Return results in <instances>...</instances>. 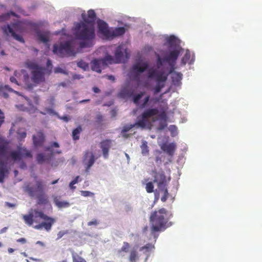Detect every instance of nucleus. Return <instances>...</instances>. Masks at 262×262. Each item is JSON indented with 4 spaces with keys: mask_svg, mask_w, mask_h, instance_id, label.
Segmentation results:
<instances>
[{
    "mask_svg": "<svg viewBox=\"0 0 262 262\" xmlns=\"http://www.w3.org/2000/svg\"><path fill=\"white\" fill-rule=\"evenodd\" d=\"M104 60L103 66L106 67L108 63L112 64L115 63V58L114 59L111 55H107L104 58H102Z\"/></svg>",
    "mask_w": 262,
    "mask_h": 262,
    "instance_id": "c9c22d12",
    "label": "nucleus"
},
{
    "mask_svg": "<svg viewBox=\"0 0 262 262\" xmlns=\"http://www.w3.org/2000/svg\"><path fill=\"white\" fill-rule=\"evenodd\" d=\"M161 191H162L164 192V195L161 197V201L163 202H165L166 200L167 199V198L168 196V192L167 189L166 187H164L163 189H159Z\"/></svg>",
    "mask_w": 262,
    "mask_h": 262,
    "instance_id": "c03bdc74",
    "label": "nucleus"
},
{
    "mask_svg": "<svg viewBox=\"0 0 262 262\" xmlns=\"http://www.w3.org/2000/svg\"><path fill=\"white\" fill-rule=\"evenodd\" d=\"M125 32V29L124 27H117L114 29L111 30L110 35L109 36V39H113L115 37H118L123 35Z\"/></svg>",
    "mask_w": 262,
    "mask_h": 262,
    "instance_id": "b1692460",
    "label": "nucleus"
},
{
    "mask_svg": "<svg viewBox=\"0 0 262 262\" xmlns=\"http://www.w3.org/2000/svg\"><path fill=\"white\" fill-rule=\"evenodd\" d=\"M111 145L112 141L110 139L104 140L100 143V147L102 149L103 156L105 159H107L108 157V151Z\"/></svg>",
    "mask_w": 262,
    "mask_h": 262,
    "instance_id": "aec40b11",
    "label": "nucleus"
},
{
    "mask_svg": "<svg viewBox=\"0 0 262 262\" xmlns=\"http://www.w3.org/2000/svg\"><path fill=\"white\" fill-rule=\"evenodd\" d=\"M161 149L169 156L172 157L174 154L177 148L176 144L174 142L167 143H163L160 146Z\"/></svg>",
    "mask_w": 262,
    "mask_h": 262,
    "instance_id": "f3484780",
    "label": "nucleus"
},
{
    "mask_svg": "<svg viewBox=\"0 0 262 262\" xmlns=\"http://www.w3.org/2000/svg\"><path fill=\"white\" fill-rule=\"evenodd\" d=\"M8 229V227H4L0 230V234L5 233Z\"/></svg>",
    "mask_w": 262,
    "mask_h": 262,
    "instance_id": "774afa93",
    "label": "nucleus"
},
{
    "mask_svg": "<svg viewBox=\"0 0 262 262\" xmlns=\"http://www.w3.org/2000/svg\"><path fill=\"white\" fill-rule=\"evenodd\" d=\"M59 147V144L56 142H54L52 143L50 146H46L45 148V150L46 151H50V154L48 155H51V158H52L55 154H60L61 153V151L60 150H56L55 151H53V147L58 148Z\"/></svg>",
    "mask_w": 262,
    "mask_h": 262,
    "instance_id": "393cba45",
    "label": "nucleus"
},
{
    "mask_svg": "<svg viewBox=\"0 0 262 262\" xmlns=\"http://www.w3.org/2000/svg\"><path fill=\"white\" fill-rule=\"evenodd\" d=\"M141 153L143 155H147L149 153V147L147 145V142L146 141H143L141 145Z\"/></svg>",
    "mask_w": 262,
    "mask_h": 262,
    "instance_id": "473e14b6",
    "label": "nucleus"
},
{
    "mask_svg": "<svg viewBox=\"0 0 262 262\" xmlns=\"http://www.w3.org/2000/svg\"><path fill=\"white\" fill-rule=\"evenodd\" d=\"M26 103L23 104L16 105V106L21 111H26L31 113L33 108L31 100L26 99Z\"/></svg>",
    "mask_w": 262,
    "mask_h": 262,
    "instance_id": "cd10ccee",
    "label": "nucleus"
},
{
    "mask_svg": "<svg viewBox=\"0 0 262 262\" xmlns=\"http://www.w3.org/2000/svg\"><path fill=\"white\" fill-rule=\"evenodd\" d=\"M172 79L174 83H178L182 79V74L181 73L174 72L172 75Z\"/></svg>",
    "mask_w": 262,
    "mask_h": 262,
    "instance_id": "f704fd0d",
    "label": "nucleus"
},
{
    "mask_svg": "<svg viewBox=\"0 0 262 262\" xmlns=\"http://www.w3.org/2000/svg\"><path fill=\"white\" fill-rule=\"evenodd\" d=\"M81 195L84 196H89L92 195L93 194V193H92L90 191H81Z\"/></svg>",
    "mask_w": 262,
    "mask_h": 262,
    "instance_id": "864d4df0",
    "label": "nucleus"
},
{
    "mask_svg": "<svg viewBox=\"0 0 262 262\" xmlns=\"http://www.w3.org/2000/svg\"><path fill=\"white\" fill-rule=\"evenodd\" d=\"M82 130L81 126H78L73 130L72 135L74 140H77L79 139V134L82 132Z\"/></svg>",
    "mask_w": 262,
    "mask_h": 262,
    "instance_id": "7c9ffc66",
    "label": "nucleus"
},
{
    "mask_svg": "<svg viewBox=\"0 0 262 262\" xmlns=\"http://www.w3.org/2000/svg\"><path fill=\"white\" fill-rule=\"evenodd\" d=\"M98 224V222L97 221V220L96 219H94L90 222H89L88 223V225L89 226H92V225H95V226H96Z\"/></svg>",
    "mask_w": 262,
    "mask_h": 262,
    "instance_id": "5fc2aeb1",
    "label": "nucleus"
},
{
    "mask_svg": "<svg viewBox=\"0 0 262 262\" xmlns=\"http://www.w3.org/2000/svg\"><path fill=\"white\" fill-rule=\"evenodd\" d=\"M120 97L125 98L131 95V93L127 89H123L119 94Z\"/></svg>",
    "mask_w": 262,
    "mask_h": 262,
    "instance_id": "4c0bfd02",
    "label": "nucleus"
},
{
    "mask_svg": "<svg viewBox=\"0 0 262 262\" xmlns=\"http://www.w3.org/2000/svg\"><path fill=\"white\" fill-rule=\"evenodd\" d=\"M146 190L148 193H151L154 191V186L151 182H148L146 184Z\"/></svg>",
    "mask_w": 262,
    "mask_h": 262,
    "instance_id": "37998d69",
    "label": "nucleus"
},
{
    "mask_svg": "<svg viewBox=\"0 0 262 262\" xmlns=\"http://www.w3.org/2000/svg\"><path fill=\"white\" fill-rule=\"evenodd\" d=\"M34 195L35 196L37 204L39 205H46L49 203L48 196L45 192L34 194Z\"/></svg>",
    "mask_w": 262,
    "mask_h": 262,
    "instance_id": "4be33fe9",
    "label": "nucleus"
},
{
    "mask_svg": "<svg viewBox=\"0 0 262 262\" xmlns=\"http://www.w3.org/2000/svg\"><path fill=\"white\" fill-rule=\"evenodd\" d=\"M139 259L138 252L135 250H132L129 254V262H136Z\"/></svg>",
    "mask_w": 262,
    "mask_h": 262,
    "instance_id": "2f4dec72",
    "label": "nucleus"
},
{
    "mask_svg": "<svg viewBox=\"0 0 262 262\" xmlns=\"http://www.w3.org/2000/svg\"><path fill=\"white\" fill-rule=\"evenodd\" d=\"M54 71L55 73H62V74H66V75L68 74V73L66 71H64V70H63L62 69H61L60 67L55 68L54 69Z\"/></svg>",
    "mask_w": 262,
    "mask_h": 262,
    "instance_id": "8fccbe9b",
    "label": "nucleus"
},
{
    "mask_svg": "<svg viewBox=\"0 0 262 262\" xmlns=\"http://www.w3.org/2000/svg\"><path fill=\"white\" fill-rule=\"evenodd\" d=\"M59 118L60 119L63 120L65 122H68L69 121V120H70V118L68 116H62L61 117H59Z\"/></svg>",
    "mask_w": 262,
    "mask_h": 262,
    "instance_id": "e2e57ef3",
    "label": "nucleus"
},
{
    "mask_svg": "<svg viewBox=\"0 0 262 262\" xmlns=\"http://www.w3.org/2000/svg\"><path fill=\"white\" fill-rule=\"evenodd\" d=\"M125 54V58L127 59L129 57V53L127 49L124 45L119 46L115 51V63H119L123 62L125 60L124 55Z\"/></svg>",
    "mask_w": 262,
    "mask_h": 262,
    "instance_id": "4468645a",
    "label": "nucleus"
},
{
    "mask_svg": "<svg viewBox=\"0 0 262 262\" xmlns=\"http://www.w3.org/2000/svg\"><path fill=\"white\" fill-rule=\"evenodd\" d=\"M53 201L56 206L59 208H67L70 206V203L68 202L60 201L57 196L54 198Z\"/></svg>",
    "mask_w": 262,
    "mask_h": 262,
    "instance_id": "c756f323",
    "label": "nucleus"
},
{
    "mask_svg": "<svg viewBox=\"0 0 262 262\" xmlns=\"http://www.w3.org/2000/svg\"><path fill=\"white\" fill-rule=\"evenodd\" d=\"M190 58V53L189 51H187L182 59V62L185 64L189 60Z\"/></svg>",
    "mask_w": 262,
    "mask_h": 262,
    "instance_id": "de8ad7c7",
    "label": "nucleus"
},
{
    "mask_svg": "<svg viewBox=\"0 0 262 262\" xmlns=\"http://www.w3.org/2000/svg\"><path fill=\"white\" fill-rule=\"evenodd\" d=\"M169 217L168 211L164 208L151 213L149 217V222L151 234L154 236L155 241L158 238V235H156L155 232L161 231L166 228Z\"/></svg>",
    "mask_w": 262,
    "mask_h": 262,
    "instance_id": "7ed1b4c3",
    "label": "nucleus"
},
{
    "mask_svg": "<svg viewBox=\"0 0 262 262\" xmlns=\"http://www.w3.org/2000/svg\"><path fill=\"white\" fill-rule=\"evenodd\" d=\"M47 67H38L34 63V86L36 84H39L45 81V75H50L52 72V63L50 59L47 61Z\"/></svg>",
    "mask_w": 262,
    "mask_h": 262,
    "instance_id": "39448f33",
    "label": "nucleus"
},
{
    "mask_svg": "<svg viewBox=\"0 0 262 262\" xmlns=\"http://www.w3.org/2000/svg\"><path fill=\"white\" fill-rule=\"evenodd\" d=\"M51 155L44 153H39L36 156V160L39 164L49 163L51 160Z\"/></svg>",
    "mask_w": 262,
    "mask_h": 262,
    "instance_id": "5701e85b",
    "label": "nucleus"
},
{
    "mask_svg": "<svg viewBox=\"0 0 262 262\" xmlns=\"http://www.w3.org/2000/svg\"><path fill=\"white\" fill-rule=\"evenodd\" d=\"M155 248V246L154 245L150 243H148L146 244L145 246L141 247L140 248V251H143L144 253H146L150 251L152 249Z\"/></svg>",
    "mask_w": 262,
    "mask_h": 262,
    "instance_id": "72a5a7b5",
    "label": "nucleus"
},
{
    "mask_svg": "<svg viewBox=\"0 0 262 262\" xmlns=\"http://www.w3.org/2000/svg\"><path fill=\"white\" fill-rule=\"evenodd\" d=\"M149 67L147 62H139L133 64L130 71V77L132 80L139 82L140 74L145 72Z\"/></svg>",
    "mask_w": 262,
    "mask_h": 262,
    "instance_id": "9b49d317",
    "label": "nucleus"
},
{
    "mask_svg": "<svg viewBox=\"0 0 262 262\" xmlns=\"http://www.w3.org/2000/svg\"><path fill=\"white\" fill-rule=\"evenodd\" d=\"M73 262H86V260L77 254H72Z\"/></svg>",
    "mask_w": 262,
    "mask_h": 262,
    "instance_id": "58836bf2",
    "label": "nucleus"
},
{
    "mask_svg": "<svg viewBox=\"0 0 262 262\" xmlns=\"http://www.w3.org/2000/svg\"><path fill=\"white\" fill-rule=\"evenodd\" d=\"M150 97L149 95L146 96L144 99L143 102L141 104V107L144 108L146 106L148 102L149 101Z\"/></svg>",
    "mask_w": 262,
    "mask_h": 262,
    "instance_id": "3c124183",
    "label": "nucleus"
},
{
    "mask_svg": "<svg viewBox=\"0 0 262 262\" xmlns=\"http://www.w3.org/2000/svg\"><path fill=\"white\" fill-rule=\"evenodd\" d=\"M164 62H166L165 60H164V56L163 58H162L159 55H157L158 67L159 68L160 67L163 66Z\"/></svg>",
    "mask_w": 262,
    "mask_h": 262,
    "instance_id": "09e8293b",
    "label": "nucleus"
},
{
    "mask_svg": "<svg viewBox=\"0 0 262 262\" xmlns=\"http://www.w3.org/2000/svg\"><path fill=\"white\" fill-rule=\"evenodd\" d=\"M30 156L31 154L28 150L20 147L16 151L9 153L7 142L4 138H0V183L3 182L5 176L8 172L7 163L10 159L16 161Z\"/></svg>",
    "mask_w": 262,
    "mask_h": 262,
    "instance_id": "f257e3e1",
    "label": "nucleus"
},
{
    "mask_svg": "<svg viewBox=\"0 0 262 262\" xmlns=\"http://www.w3.org/2000/svg\"><path fill=\"white\" fill-rule=\"evenodd\" d=\"M15 14L14 12H11V13H7L4 14L0 16V23L3 22L4 21H6L8 20L9 18L10 15H14Z\"/></svg>",
    "mask_w": 262,
    "mask_h": 262,
    "instance_id": "a19ab883",
    "label": "nucleus"
},
{
    "mask_svg": "<svg viewBox=\"0 0 262 262\" xmlns=\"http://www.w3.org/2000/svg\"><path fill=\"white\" fill-rule=\"evenodd\" d=\"M135 126H138V124H136V122L133 124H126L124 125L121 132V136L125 139L129 138L130 137V135L126 134V133Z\"/></svg>",
    "mask_w": 262,
    "mask_h": 262,
    "instance_id": "c85d7f7f",
    "label": "nucleus"
},
{
    "mask_svg": "<svg viewBox=\"0 0 262 262\" xmlns=\"http://www.w3.org/2000/svg\"><path fill=\"white\" fill-rule=\"evenodd\" d=\"M5 205L9 208H14L16 206V204L8 202H5Z\"/></svg>",
    "mask_w": 262,
    "mask_h": 262,
    "instance_id": "bf43d9fd",
    "label": "nucleus"
},
{
    "mask_svg": "<svg viewBox=\"0 0 262 262\" xmlns=\"http://www.w3.org/2000/svg\"><path fill=\"white\" fill-rule=\"evenodd\" d=\"M4 115L3 113L2 112V111L0 110V127L2 125V124L3 123L4 121Z\"/></svg>",
    "mask_w": 262,
    "mask_h": 262,
    "instance_id": "052dcab7",
    "label": "nucleus"
},
{
    "mask_svg": "<svg viewBox=\"0 0 262 262\" xmlns=\"http://www.w3.org/2000/svg\"><path fill=\"white\" fill-rule=\"evenodd\" d=\"M78 67L83 69L84 70H86L89 68L88 64L83 60H81L77 63Z\"/></svg>",
    "mask_w": 262,
    "mask_h": 262,
    "instance_id": "49530a36",
    "label": "nucleus"
},
{
    "mask_svg": "<svg viewBox=\"0 0 262 262\" xmlns=\"http://www.w3.org/2000/svg\"><path fill=\"white\" fill-rule=\"evenodd\" d=\"M53 52L60 57L74 56L75 53L71 46L70 41H66L59 45H54Z\"/></svg>",
    "mask_w": 262,
    "mask_h": 262,
    "instance_id": "9d476101",
    "label": "nucleus"
},
{
    "mask_svg": "<svg viewBox=\"0 0 262 262\" xmlns=\"http://www.w3.org/2000/svg\"><path fill=\"white\" fill-rule=\"evenodd\" d=\"M154 173V182L157 183L159 189H163L166 187V178L163 171H156L153 170Z\"/></svg>",
    "mask_w": 262,
    "mask_h": 262,
    "instance_id": "dca6fc26",
    "label": "nucleus"
},
{
    "mask_svg": "<svg viewBox=\"0 0 262 262\" xmlns=\"http://www.w3.org/2000/svg\"><path fill=\"white\" fill-rule=\"evenodd\" d=\"M45 141V136L42 132H38L36 136H34V146H41Z\"/></svg>",
    "mask_w": 262,
    "mask_h": 262,
    "instance_id": "bb28decb",
    "label": "nucleus"
},
{
    "mask_svg": "<svg viewBox=\"0 0 262 262\" xmlns=\"http://www.w3.org/2000/svg\"><path fill=\"white\" fill-rule=\"evenodd\" d=\"M106 77H107L108 79L111 80H112L113 81H115V77H114V76H113V75H107Z\"/></svg>",
    "mask_w": 262,
    "mask_h": 262,
    "instance_id": "338daca9",
    "label": "nucleus"
},
{
    "mask_svg": "<svg viewBox=\"0 0 262 262\" xmlns=\"http://www.w3.org/2000/svg\"><path fill=\"white\" fill-rule=\"evenodd\" d=\"M34 216L35 218L39 217L42 219L43 222L35 225L34 228L36 229H42L44 228L47 232L51 230L53 225L54 224L56 221L55 218L49 216L41 211H35Z\"/></svg>",
    "mask_w": 262,
    "mask_h": 262,
    "instance_id": "1a4fd4ad",
    "label": "nucleus"
},
{
    "mask_svg": "<svg viewBox=\"0 0 262 262\" xmlns=\"http://www.w3.org/2000/svg\"><path fill=\"white\" fill-rule=\"evenodd\" d=\"M130 246L128 243L126 242H123V245L121 247V249L119 251V252H127Z\"/></svg>",
    "mask_w": 262,
    "mask_h": 262,
    "instance_id": "a18cd8bd",
    "label": "nucleus"
},
{
    "mask_svg": "<svg viewBox=\"0 0 262 262\" xmlns=\"http://www.w3.org/2000/svg\"><path fill=\"white\" fill-rule=\"evenodd\" d=\"M4 89L6 90H8L10 92H14V93H17V92L16 91H13L8 85H5L4 86Z\"/></svg>",
    "mask_w": 262,
    "mask_h": 262,
    "instance_id": "680f3d73",
    "label": "nucleus"
},
{
    "mask_svg": "<svg viewBox=\"0 0 262 262\" xmlns=\"http://www.w3.org/2000/svg\"><path fill=\"white\" fill-rule=\"evenodd\" d=\"M97 121L100 123L102 121L103 117L101 115H98L96 117Z\"/></svg>",
    "mask_w": 262,
    "mask_h": 262,
    "instance_id": "0e129e2a",
    "label": "nucleus"
},
{
    "mask_svg": "<svg viewBox=\"0 0 262 262\" xmlns=\"http://www.w3.org/2000/svg\"><path fill=\"white\" fill-rule=\"evenodd\" d=\"M17 242L21 243L24 244L26 243V239L25 238H20L17 240Z\"/></svg>",
    "mask_w": 262,
    "mask_h": 262,
    "instance_id": "69168bd1",
    "label": "nucleus"
},
{
    "mask_svg": "<svg viewBox=\"0 0 262 262\" xmlns=\"http://www.w3.org/2000/svg\"><path fill=\"white\" fill-rule=\"evenodd\" d=\"M45 184L41 180H37L34 185V194L45 192Z\"/></svg>",
    "mask_w": 262,
    "mask_h": 262,
    "instance_id": "a878e982",
    "label": "nucleus"
},
{
    "mask_svg": "<svg viewBox=\"0 0 262 262\" xmlns=\"http://www.w3.org/2000/svg\"><path fill=\"white\" fill-rule=\"evenodd\" d=\"M38 39L40 41L45 43H47L49 41L48 36L45 34H39Z\"/></svg>",
    "mask_w": 262,
    "mask_h": 262,
    "instance_id": "79ce46f5",
    "label": "nucleus"
},
{
    "mask_svg": "<svg viewBox=\"0 0 262 262\" xmlns=\"http://www.w3.org/2000/svg\"><path fill=\"white\" fill-rule=\"evenodd\" d=\"M2 30L4 34L7 35H11L14 39L19 42H23L24 39L21 36L17 35L16 32H21L24 31V24L21 21H17L14 23L12 26L9 25L2 27Z\"/></svg>",
    "mask_w": 262,
    "mask_h": 262,
    "instance_id": "6e6552de",
    "label": "nucleus"
},
{
    "mask_svg": "<svg viewBox=\"0 0 262 262\" xmlns=\"http://www.w3.org/2000/svg\"><path fill=\"white\" fill-rule=\"evenodd\" d=\"M104 60L103 59H95L91 62V69L93 71H95L98 73L101 72V68H104L103 64Z\"/></svg>",
    "mask_w": 262,
    "mask_h": 262,
    "instance_id": "412c9836",
    "label": "nucleus"
},
{
    "mask_svg": "<svg viewBox=\"0 0 262 262\" xmlns=\"http://www.w3.org/2000/svg\"><path fill=\"white\" fill-rule=\"evenodd\" d=\"M36 245L38 246L41 248V249H44L45 248V244L40 241H38L36 243Z\"/></svg>",
    "mask_w": 262,
    "mask_h": 262,
    "instance_id": "4d7b16f0",
    "label": "nucleus"
},
{
    "mask_svg": "<svg viewBox=\"0 0 262 262\" xmlns=\"http://www.w3.org/2000/svg\"><path fill=\"white\" fill-rule=\"evenodd\" d=\"M23 219L26 224L31 225L33 223V215L31 214L29 215H24Z\"/></svg>",
    "mask_w": 262,
    "mask_h": 262,
    "instance_id": "e433bc0d",
    "label": "nucleus"
},
{
    "mask_svg": "<svg viewBox=\"0 0 262 262\" xmlns=\"http://www.w3.org/2000/svg\"><path fill=\"white\" fill-rule=\"evenodd\" d=\"M181 49L177 48L170 51L164 55V60L170 67L169 73H172L174 70V66L177 59L180 54Z\"/></svg>",
    "mask_w": 262,
    "mask_h": 262,
    "instance_id": "f8f14e48",
    "label": "nucleus"
},
{
    "mask_svg": "<svg viewBox=\"0 0 262 262\" xmlns=\"http://www.w3.org/2000/svg\"><path fill=\"white\" fill-rule=\"evenodd\" d=\"M72 78L74 80L75 79H80L83 78V76L79 74H74L72 76Z\"/></svg>",
    "mask_w": 262,
    "mask_h": 262,
    "instance_id": "13d9d810",
    "label": "nucleus"
},
{
    "mask_svg": "<svg viewBox=\"0 0 262 262\" xmlns=\"http://www.w3.org/2000/svg\"><path fill=\"white\" fill-rule=\"evenodd\" d=\"M145 94V92H141L136 95L133 98V102L135 104L138 105L139 103V100Z\"/></svg>",
    "mask_w": 262,
    "mask_h": 262,
    "instance_id": "ea45409f",
    "label": "nucleus"
},
{
    "mask_svg": "<svg viewBox=\"0 0 262 262\" xmlns=\"http://www.w3.org/2000/svg\"><path fill=\"white\" fill-rule=\"evenodd\" d=\"M69 233L68 230L60 231L57 233V239L61 238L63 235Z\"/></svg>",
    "mask_w": 262,
    "mask_h": 262,
    "instance_id": "603ef678",
    "label": "nucleus"
},
{
    "mask_svg": "<svg viewBox=\"0 0 262 262\" xmlns=\"http://www.w3.org/2000/svg\"><path fill=\"white\" fill-rule=\"evenodd\" d=\"M75 35L82 41L79 43L81 49L90 48L93 46V40L95 37L94 27L84 22L76 23L75 26Z\"/></svg>",
    "mask_w": 262,
    "mask_h": 262,
    "instance_id": "f03ea898",
    "label": "nucleus"
},
{
    "mask_svg": "<svg viewBox=\"0 0 262 262\" xmlns=\"http://www.w3.org/2000/svg\"><path fill=\"white\" fill-rule=\"evenodd\" d=\"M81 16L83 20V22L94 26V23L96 18V15L94 10H90L88 11L87 16L84 13H82Z\"/></svg>",
    "mask_w": 262,
    "mask_h": 262,
    "instance_id": "6ab92c4d",
    "label": "nucleus"
},
{
    "mask_svg": "<svg viewBox=\"0 0 262 262\" xmlns=\"http://www.w3.org/2000/svg\"><path fill=\"white\" fill-rule=\"evenodd\" d=\"M159 113V111L157 108H149L144 111L141 115V119L138 118V120L136 122L138 126L144 128L145 127L147 119L152 116L157 115Z\"/></svg>",
    "mask_w": 262,
    "mask_h": 262,
    "instance_id": "ddd939ff",
    "label": "nucleus"
},
{
    "mask_svg": "<svg viewBox=\"0 0 262 262\" xmlns=\"http://www.w3.org/2000/svg\"><path fill=\"white\" fill-rule=\"evenodd\" d=\"M80 177L79 176L76 177L74 180L71 181V184H75L77 183L79 181H80Z\"/></svg>",
    "mask_w": 262,
    "mask_h": 262,
    "instance_id": "6e6d98bb",
    "label": "nucleus"
},
{
    "mask_svg": "<svg viewBox=\"0 0 262 262\" xmlns=\"http://www.w3.org/2000/svg\"><path fill=\"white\" fill-rule=\"evenodd\" d=\"M148 78L156 80L157 84L155 88V93H159L164 86V82L167 79V75L162 71H158L157 69H150L148 72Z\"/></svg>",
    "mask_w": 262,
    "mask_h": 262,
    "instance_id": "423d86ee",
    "label": "nucleus"
},
{
    "mask_svg": "<svg viewBox=\"0 0 262 262\" xmlns=\"http://www.w3.org/2000/svg\"><path fill=\"white\" fill-rule=\"evenodd\" d=\"M25 68L28 70V72L25 69L21 71V73L15 71L14 75L15 77L12 76L10 78V80L12 83H15L19 85L16 78L23 81L25 87L26 89L32 90L33 82V62L27 61L25 63Z\"/></svg>",
    "mask_w": 262,
    "mask_h": 262,
    "instance_id": "20e7f679",
    "label": "nucleus"
},
{
    "mask_svg": "<svg viewBox=\"0 0 262 262\" xmlns=\"http://www.w3.org/2000/svg\"><path fill=\"white\" fill-rule=\"evenodd\" d=\"M98 32L102 34L106 38L108 39L111 30L108 28L107 24L102 20L97 22Z\"/></svg>",
    "mask_w": 262,
    "mask_h": 262,
    "instance_id": "a211bd4d",
    "label": "nucleus"
},
{
    "mask_svg": "<svg viewBox=\"0 0 262 262\" xmlns=\"http://www.w3.org/2000/svg\"><path fill=\"white\" fill-rule=\"evenodd\" d=\"M2 30L4 34L7 35H11L14 39L19 42H23L24 39L21 36L17 35L16 32H21L24 31V24L21 21H17L14 23L12 26L9 25L2 27Z\"/></svg>",
    "mask_w": 262,
    "mask_h": 262,
    "instance_id": "0eeeda50",
    "label": "nucleus"
},
{
    "mask_svg": "<svg viewBox=\"0 0 262 262\" xmlns=\"http://www.w3.org/2000/svg\"><path fill=\"white\" fill-rule=\"evenodd\" d=\"M97 158H95L94 154L92 151L89 150H86L84 152L82 163L84 165L85 168V171L88 172L95 163Z\"/></svg>",
    "mask_w": 262,
    "mask_h": 262,
    "instance_id": "2eb2a0df",
    "label": "nucleus"
}]
</instances>
